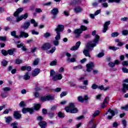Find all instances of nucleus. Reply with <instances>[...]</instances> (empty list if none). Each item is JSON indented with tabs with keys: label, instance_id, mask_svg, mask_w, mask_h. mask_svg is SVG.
<instances>
[{
	"label": "nucleus",
	"instance_id": "f257e3e1",
	"mask_svg": "<svg viewBox=\"0 0 128 128\" xmlns=\"http://www.w3.org/2000/svg\"><path fill=\"white\" fill-rule=\"evenodd\" d=\"M92 35L94 36L93 41L91 42L88 43L86 46V49H84L83 54L86 56H88L90 58V55L88 52L90 50H92L94 46H96V44H98V40H100V36L96 34V31L94 30L92 32Z\"/></svg>",
	"mask_w": 128,
	"mask_h": 128
},
{
	"label": "nucleus",
	"instance_id": "f03ea898",
	"mask_svg": "<svg viewBox=\"0 0 128 128\" xmlns=\"http://www.w3.org/2000/svg\"><path fill=\"white\" fill-rule=\"evenodd\" d=\"M22 10H24V8H18L14 13V16L16 20V22H20V20L28 18V13H26L24 14L18 16V14H20Z\"/></svg>",
	"mask_w": 128,
	"mask_h": 128
},
{
	"label": "nucleus",
	"instance_id": "7ed1b4c3",
	"mask_svg": "<svg viewBox=\"0 0 128 128\" xmlns=\"http://www.w3.org/2000/svg\"><path fill=\"white\" fill-rule=\"evenodd\" d=\"M65 110L66 112H70V114H76L78 112V108L74 106V103H70L68 106L65 108Z\"/></svg>",
	"mask_w": 128,
	"mask_h": 128
},
{
	"label": "nucleus",
	"instance_id": "20e7f679",
	"mask_svg": "<svg viewBox=\"0 0 128 128\" xmlns=\"http://www.w3.org/2000/svg\"><path fill=\"white\" fill-rule=\"evenodd\" d=\"M40 108V104H36L32 108H23L22 110V114H26V112H30V114H32L34 112V110H38Z\"/></svg>",
	"mask_w": 128,
	"mask_h": 128
},
{
	"label": "nucleus",
	"instance_id": "39448f33",
	"mask_svg": "<svg viewBox=\"0 0 128 128\" xmlns=\"http://www.w3.org/2000/svg\"><path fill=\"white\" fill-rule=\"evenodd\" d=\"M50 76L54 81L60 80L62 78V75L60 74L56 73L54 70H52L50 71Z\"/></svg>",
	"mask_w": 128,
	"mask_h": 128
},
{
	"label": "nucleus",
	"instance_id": "423d86ee",
	"mask_svg": "<svg viewBox=\"0 0 128 128\" xmlns=\"http://www.w3.org/2000/svg\"><path fill=\"white\" fill-rule=\"evenodd\" d=\"M64 26L60 24L58 25L57 28L55 29V32H56V36L55 37L56 40H60V32H64Z\"/></svg>",
	"mask_w": 128,
	"mask_h": 128
},
{
	"label": "nucleus",
	"instance_id": "0eeeda50",
	"mask_svg": "<svg viewBox=\"0 0 128 128\" xmlns=\"http://www.w3.org/2000/svg\"><path fill=\"white\" fill-rule=\"evenodd\" d=\"M38 120H40V122L38 123V126L41 128H46V126H48V124L46 121H42V120H44V118H42V116H39L37 118Z\"/></svg>",
	"mask_w": 128,
	"mask_h": 128
},
{
	"label": "nucleus",
	"instance_id": "6e6552de",
	"mask_svg": "<svg viewBox=\"0 0 128 128\" xmlns=\"http://www.w3.org/2000/svg\"><path fill=\"white\" fill-rule=\"evenodd\" d=\"M106 114H108L107 117L108 120H112L113 116H116V113H114V111L113 110L109 109L108 112L106 113Z\"/></svg>",
	"mask_w": 128,
	"mask_h": 128
},
{
	"label": "nucleus",
	"instance_id": "1a4fd4ad",
	"mask_svg": "<svg viewBox=\"0 0 128 128\" xmlns=\"http://www.w3.org/2000/svg\"><path fill=\"white\" fill-rule=\"evenodd\" d=\"M54 98L52 95H48L41 97L40 100L42 102H46V100H54Z\"/></svg>",
	"mask_w": 128,
	"mask_h": 128
},
{
	"label": "nucleus",
	"instance_id": "9d476101",
	"mask_svg": "<svg viewBox=\"0 0 128 128\" xmlns=\"http://www.w3.org/2000/svg\"><path fill=\"white\" fill-rule=\"evenodd\" d=\"M86 66L87 68V72H92V68H94V62H91L87 64L86 65Z\"/></svg>",
	"mask_w": 128,
	"mask_h": 128
},
{
	"label": "nucleus",
	"instance_id": "9b49d317",
	"mask_svg": "<svg viewBox=\"0 0 128 128\" xmlns=\"http://www.w3.org/2000/svg\"><path fill=\"white\" fill-rule=\"evenodd\" d=\"M52 48V45L49 43H46L42 46L41 48L42 50H50Z\"/></svg>",
	"mask_w": 128,
	"mask_h": 128
},
{
	"label": "nucleus",
	"instance_id": "f8f14e48",
	"mask_svg": "<svg viewBox=\"0 0 128 128\" xmlns=\"http://www.w3.org/2000/svg\"><path fill=\"white\" fill-rule=\"evenodd\" d=\"M108 102H110V98L106 97L104 98L102 104L101 106H102V108H106V106H108Z\"/></svg>",
	"mask_w": 128,
	"mask_h": 128
},
{
	"label": "nucleus",
	"instance_id": "ddd939ff",
	"mask_svg": "<svg viewBox=\"0 0 128 128\" xmlns=\"http://www.w3.org/2000/svg\"><path fill=\"white\" fill-rule=\"evenodd\" d=\"M82 29L79 28V29H76L74 31V34L76 36V38H78L80 36V34H82Z\"/></svg>",
	"mask_w": 128,
	"mask_h": 128
},
{
	"label": "nucleus",
	"instance_id": "4468645a",
	"mask_svg": "<svg viewBox=\"0 0 128 128\" xmlns=\"http://www.w3.org/2000/svg\"><path fill=\"white\" fill-rule=\"evenodd\" d=\"M80 42L78 41V42L75 46H73L70 48V50H78V48H80Z\"/></svg>",
	"mask_w": 128,
	"mask_h": 128
},
{
	"label": "nucleus",
	"instance_id": "2eb2a0df",
	"mask_svg": "<svg viewBox=\"0 0 128 128\" xmlns=\"http://www.w3.org/2000/svg\"><path fill=\"white\" fill-rule=\"evenodd\" d=\"M110 24V22L108 21L105 22L104 26L103 32H106V30H108V26Z\"/></svg>",
	"mask_w": 128,
	"mask_h": 128
},
{
	"label": "nucleus",
	"instance_id": "dca6fc26",
	"mask_svg": "<svg viewBox=\"0 0 128 128\" xmlns=\"http://www.w3.org/2000/svg\"><path fill=\"white\" fill-rule=\"evenodd\" d=\"M52 14H53L54 16L52 18H56V16L58 14V8H54L53 10H52L51 12Z\"/></svg>",
	"mask_w": 128,
	"mask_h": 128
},
{
	"label": "nucleus",
	"instance_id": "f3484780",
	"mask_svg": "<svg viewBox=\"0 0 128 128\" xmlns=\"http://www.w3.org/2000/svg\"><path fill=\"white\" fill-rule=\"evenodd\" d=\"M30 26V22L28 21H26L22 26V28H24V30H28Z\"/></svg>",
	"mask_w": 128,
	"mask_h": 128
},
{
	"label": "nucleus",
	"instance_id": "a211bd4d",
	"mask_svg": "<svg viewBox=\"0 0 128 128\" xmlns=\"http://www.w3.org/2000/svg\"><path fill=\"white\" fill-rule=\"evenodd\" d=\"M19 38H28V34L25 32H24L21 31L20 32V35L19 36Z\"/></svg>",
	"mask_w": 128,
	"mask_h": 128
},
{
	"label": "nucleus",
	"instance_id": "6ab92c4d",
	"mask_svg": "<svg viewBox=\"0 0 128 128\" xmlns=\"http://www.w3.org/2000/svg\"><path fill=\"white\" fill-rule=\"evenodd\" d=\"M40 70L38 68H35L32 72V76H36L40 74Z\"/></svg>",
	"mask_w": 128,
	"mask_h": 128
},
{
	"label": "nucleus",
	"instance_id": "aec40b11",
	"mask_svg": "<svg viewBox=\"0 0 128 128\" xmlns=\"http://www.w3.org/2000/svg\"><path fill=\"white\" fill-rule=\"evenodd\" d=\"M14 118H16V120H18V118H22V115L20 114V112H14Z\"/></svg>",
	"mask_w": 128,
	"mask_h": 128
},
{
	"label": "nucleus",
	"instance_id": "412c9836",
	"mask_svg": "<svg viewBox=\"0 0 128 128\" xmlns=\"http://www.w3.org/2000/svg\"><path fill=\"white\" fill-rule=\"evenodd\" d=\"M122 90L123 92H126V90H128V84H124Z\"/></svg>",
	"mask_w": 128,
	"mask_h": 128
},
{
	"label": "nucleus",
	"instance_id": "4be33fe9",
	"mask_svg": "<svg viewBox=\"0 0 128 128\" xmlns=\"http://www.w3.org/2000/svg\"><path fill=\"white\" fill-rule=\"evenodd\" d=\"M4 119L6 120V124H10L12 120V116H6L4 117Z\"/></svg>",
	"mask_w": 128,
	"mask_h": 128
},
{
	"label": "nucleus",
	"instance_id": "5701e85b",
	"mask_svg": "<svg viewBox=\"0 0 128 128\" xmlns=\"http://www.w3.org/2000/svg\"><path fill=\"white\" fill-rule=\"evenodd\" d=\"M12 36H14L15 38H20V37L16 35V31L14 30L11 32Z\"/></svg>",
	"mask_w": 128,
	"mask_h": 128
},
{
	"label": "nucleus",
	"instance_id": "b1692460",
	"mask_svg": "<svg viewBox=\"0 0 128 128\" xmlns=\"http://www.w3.org/2000/svg\"><path fill=\"white\" fill-rule=\"evenodd\" d=\"M98 88L99 90H110V86L104 88V86H98Z\"/></svg>",
	"mask_w": 128,
	"mask_h": 128
},
{
	"label": "nucleus",
	"instance_id": "393cba45",
	"mask_svg": "<svg viewBox=\"0 0 128 128\" xmlns=\"http://www.w3.org/2000/svg\"><path fill=\"white\" fill-rule=\"evenodd\" d=\"M40 90V88H34V90L36 92H34V96L35 98H38V91Z\"/></svg>",
	"mask_w": 128,
	"mask_h": 128
},
{
	"label": "nucleus",
	"instance_id": "a878e982",
	"mask_svg": "<svg viewBox=\"0 0 128 128\" xmlns=\"http://www.w3.org/2000/svg\"><path fill=\"white\" fill-rule=\"evenodd\" d=\"M24 80H30V74L28 72H26L23 77Z\"/></svg>",
	"mask_w": 128,
	"mask_h": 128
},
{
	"label": "nucleus",
	"instance_id": "bb28decb",
	"mask_svg": "<svg viewBox=\"0 0 128 128\" xmlns=\"http://www.w3.org/2000/svg\"><path fill=\"white\" fill-rule=\"evenodd\" d=\"M22 50H24V52H26V46H24V43H21L20 44L17 45V47L18 48H22Z\"/></svg>",
	"mask_w": 128,
	"mask_h": 128
},
{
	"label": "nucleus",
	"instance_id": "cd10ccee",
	"mask_svg": "<svg viewBox=\"0 0 128 128\" xmlns=\"http://www.w3.org/2000/svg\"><path fill=\"white\" fill-rule=\"evenodd\" d=\"M74 10L76 14H78L82 12V9L80 8H74Z\"/></svg>",
	"mask_w": 128,
	"mask_h": 128
},
{
	"label": "nucleus",
	"instance_id": "c85d7f7f",
	"mask_svg": "<svg viewBox=\"0 0 128 128\" xmlns=\"http://www.w3.org/2000/svg\"><path fill=\"white\" fill-rule=\"evenodd\" d=\"M8 94V92H2L1 93V96L3 98H7Z\"/></svg>",
	"mask_w": 128,
	"mask_h": 128
},
{
	"label": "nucleus",
	"instance_id": "c756f323",
	"mask_svg": "<svg viewBox=\"0 0 128 128\" xmlns=\"http://www.w3.org/2000/svg\"><path fill=\"white\" fill-rule=\"evenodd\" d=\"M38 62H40V60L38 58L35 59L33 62V66H38Z\"/></svg>",
	"mask_w": 128,
	"mask_h": 128
},
{
	"label": "nucleus",
	"instance_id": "7c9ffc66",
	"mask_svg": "<svg viewBox=\"0 0 128 128\" xmlns=\"http://www.w3.org/2000/svg\"><path fill=\"white\" fill-rule=\"evenodd\" d=\"M2 90L4 92H10V87H5L2 88Z\"/></svg>",
	"mask_w": 128,
	"mask_h": 128
},
{
	"label": "nucleus",
	"instance_id": "2f4dec72",
	"mask_svg": "<svg viewBox=\"0 0 128 128\" xmlns=\"http://www.w3.org/2000/svg\"><path fill=\"white\" fill-rule=\"evenodd\" d=\"M16 50V49L13 48L12 50H8V54L10 56H12L14 54V52Z\"/></svg>",
	"mask_w": 128,
	"mask_h": 128
},
{
	"label": "nucleus",
	"instance_id": "473e14b6",
	"mask_svg": "<svg viewBox=\"0 0 128 128\" xmlns=\"http://www.w3.org/2000/svg\"><path fill=\"white\" fill-rule=\"evenodd\" d=\"M30 22H31V24H34V28L38 26V23L36 22L34 20V19L31 20Z\"/></svg>",
	"mask_w": 128,
	"mask_h": 128
},
{
	"label": "nucleus",
	"instance_id": "72a5a7b5",
	"mask_svg": "<svg viewBox=\"0 0 128 128\" xmlns=\"http://www.w3.org/2000/svg\"><path fill=\"white\" fill-rule=\"evenodd\" d=\"M78 102H84V98L82 96H79L78 98Z\"/></svg>",
	"mask_w": 128,
	"mask_h": 128
},
{
	"label": "nucleus",
	"instance_id": "f704fd0d",
	"mask_svg": "<svg viewBox=\"0 0 128 128\" xmlns=\"http://www.w3.org/2000/svg\"><path fill=\"white\" fill-rule=\"evenodd\" d=\"M76 62V58H71V59H70V58H68L67 59V62Z\"/></svg>",
	"mask_w": 128,
	"mask_h": 128
},
{
	"label": "nucleus",
	"instance_id": "c9c22d12",
	"mask_svg": "<svg viewBox=\"0 0 128 128\" xmlns=\"http://www.w3.org/2000/svg\"><path fill=\"white\" fill-rule=\"evenodd\" d=\"M12 108L6 109L4 111L3 114H8L10 112H12Z\"/></svg>",
	"mask_w": 128,
	"mask_h": 128
},
{
	"label": "nucleus",
	"instance_id": "e433bc0d",
	"mask_svg": "<svg viewBox=\"0 0 128 128\" xmlns=\"http://www.w3.org/2000/svg\"><path fill=\"white\" fill-rule=\"evenodd\" d=\"M18 124L17 122H14V123L11 124V126H13L12 128H18Z\"/></svg>",
	"mask_w": 128,
	"mask_h": 128
},
{
	"label": "nucleus",
	"instance_id": "4c0bfd02",
	"mask_svg": "<svg viewBox=\"0 0 128 128\" xmlns=\"http://www.w3.org/2000/svg\"><path fill=\"white\" fill-rule=\"evenodd\" d=\"M98 114H100V111L96 110L93 114L92 118H96V116H98Z\"/></svg>",
	"mask_w": 128,
	"mask_h": 128
},
{
	"label": "nucleus",
	"instance_id": "58836bf2",
	"mask_svg": "<svg viewBox=\"0 0 128 128\" xmlns=\"http://www.w3.org/2000/svg\"><path fill=\"white\" fill-rule=\"evenodd\" d=\"M120 34L118 32H113L111 34L112 36V38H116Z\"/></svg>",
	"mask_w": 128,
	"mask_h": 128
},
{
	"label": "nucleus",
	"instance_id": "ea45409f",
	"mask_svg": "<svg viewBox=\"0 0 128 128\" xmlns=\"http://www.w3.org/2000/svg\"><path fill=\"white\" fill-rule=\"evenodd\" d=\"M21 108H24V106H26V102H24V101H22L20 104H19Z\"/></svg>",
	"mask_w": 128,
	"mask_h": 128
},
{
	"label": "nucleus",
	"instance_id": "a19ab883",
	"mask_svg": "<svg viewBox=\"0 0 128 128\" xmlns=\"http://www.w3.org/2000/svg\"><path fill=\"white\" fill-rule=\"evenodd\" d=\"M80 30H82V32L86 30H88V28L84 25L80 26Z\"/></svg>",
	"mask_w": 128,
	"mask_h": 128
},
{
	"label": "nucleus",
	"instance_id": "79ce46f5",
	"mask_svg": "<svg viewBox=\"0 0 128 128\" xmlns=\"http://www.w3.org/2000/svg\"><path fill=\"white\" fill-rule=\"evenodd\" d=\"M58 116L59 118H64V114L60 112L58 113Z\"/></svg>",
	"mask_w": 128,
	"mask_h": 128
},
{
	"label": "nucleus",
	"instance_id": "37998d69",
	"mask_svg": "<svg viewBox=\"0 0 128 128\" xmlns=\"http://www.w3.org/2000/svg\"><path fill=\"white\" fill-rule=\"evenodd\" d=\"M81 68H82V66L80 65H79L78 66H74L73 68V70H81Z\"/></svg>",
	"mask_w": 128,
	"mask_h": 128
},
{
	"label": "nucleus",
	"instance_id": "c03bdc74",
	"mask_svg": "<svg viewBox=\"0 0 128 128\" xmlns=\"http://www.w3.org/2000/svg\"><path fill=\"white\" fill-rule=\"evenodd\" d=\"M92 90H96V88H98V86L96 84H93L92 86Z\"/></svg>",
	"mask_w": 128,
	"mask_h": 128
},
{
	"label": "nucleus",
	"instance_id": "a18cd8bd",
	"mask_svg": "<svg viewBox=\"0 0 128 128\" xmlns=\"http://www.w3.org/2000/svg\"><path fill=\"white\" fill-rule=\"evenodd\" d=\"M68 94V92H63L60 94V98H64V96H66Z\"/></svg>",
	"mask_w": 128,
	"mask_h": 128
},
{
	"label": "nucleus",
	"instance_id": "49530a36",
	"mask_svg": "<svg viewBox=\"0 0 128 128\" xmlns=\"http://www.w3.org/2000/svg\"><path fill=\"white\" fill-rule=\"evenodd\" d=\"M50 36H51L50 33L47 32L44 34V38H50Z\"/></svg>",
	"mask_w": 128,
	"mask_h": 128
},
{
	"label": "nucleus",
	"instance_id": "de8ad7c7",
	"mask_svg": "<svg viewBox=\"0 0 128 128\" xmlns=\"http://www.w3.org/2000/svg\"><path fill=\"white\" fill-rule=\"evenodd\" d=\"M109 50H118V48L114 46H110Z\"/></svg>",
	"mask_w": 128,
	"mask_h": 128
},
{
	"label": "nucleus",
	"instance_id": "09e8293b",
	"mask_svg": "<svg viewBox=\"0 0 128 128\" xmlns=\"http://www.w3.org/2000/svg\"><path fill=\"white\" fill-rule=\"evenodd\" d=\"M104 56V53L103 52L99 53L97 56V58H102V56Z\"/></svg>",
	"mask_w": 128,
	"mask_h": 128
},
{
	"label": "nucleus",
	"instance_id": "8fccbe9b",
	"mask_svg": "<svg viewBox=\"0 0 128 128\" xmlns=\"http://www.w3.org/2000/svg\"><path fill=\"white\" fill-rule=\"evenodd\" d=\"M122 34L123 36H126L128 34V30H123L122 31Z\"/></svg>",
	"mask_w": 128,
	"mask_h": 128
},
{
	"label": "nucleus",
	"instance_id": "3c124183",
	"mask_svg": "<svg viewBox=\"0 0 128 128\" xmlns=\"http://www.w3.org/2000/svg\"><path fill=\"white\" fill-rule=\"evenodd\" d=\"M22 60L20 59H16V64H22Z\"/></svg>",
	"mask_w": 128,
	"mask_h": 128
},
{
	"label": "nucleus",
	"instance_id": "603ef678",
	"mask_svg": "<svg viewBox=\"0 0 128 128\" xmlns=\"http://www.w3.org/2000/svg\"><path fill=\"white\" fill-rule=\"evenodd\" d=\"M2 54L4 56H8V52L6 50H2Z\"/></svg>",
	"mask_w": 128,
	"mask_h": 128
},
{
	"label": "nucleus",
	"instance_id": "864d4df0",
	"mask_svg": "<svg viewBox=\"0 0 128 128\" xmlns=\"http://www.w3.org/2000/svg\"><path fill=\"white\" fill-rule=\"evenodd\" d=\"M0 40L5 42V40H6V36H0Z\"/></svg>",
	"mask_w": 128,
	"mask_h": 128
},
{
	"label": "nucleus",
	"instance_id": "5fc2aeb1",
	"mask_svg": "<svg viewBox=\"0 0 128 128\" xmlns=\"http://www.w3.org/2000/svg\"><path fill=\"white\" fill-rule=\"evenodd\" d=\"M2 66H6V64H8V62L6 60H4L2 62Z\"/></svg>",
	"mask_w": 128,
	"mask_h": 128
},
{
	"label": "nucleus",
	"instance_id": "6e6d98bb",
	"mask_svg": "<svg viewBox=\"0 0 128 128\" xmlns=\"http://www.w3.org/2000/svg\"><path fill=\"white\" fill-rule=\"evenodd\" d=\"M122 70L123 72H124V74H128V69L126 68H122Z\"/></svg>",
	"mask_w": 128,
	"mask_h": 128
},
{
	"label": "nucleus",
	"instance_id": "4d7b16f0",
	"mask_svg": "<svg viewBox=\"0 0 128 128\" xmlns=\"http://www.w3.org/2000/svg\"><path fill=\"white\" fill-rule=\"evenodd\" d=\"M122 110H128V104H127L125 106L121 107Z\"/></svg>",
	"mask_w": 128,
	"mask_h": 128
},
{
	"label": "nucleus",
	"instance_id": "13d9d810",
	"mask_svg": "<svg viewBox=\"0 0 128 128\" xmlns=\"http://www.w3.org/2000/svg\"><path fill=\"white\" fill-rule=\"evenodd\" d=\"M120 0H108V2H120Z\"/></svg>",
	"mask_w": 128,
	"mask_h": 128
},
{
	"label": "nucleus",
	"instance_id": "bf43d9fd",
	"mask_svg": "<svg viewBox=\"0 0 128 128\" xmlns=\"http://www.w3.org/2000/svg\"><path fill=\"white\" fill-rule=\"evenodd\" d=\"M56 60L52 61V62L50 63V66H56Z\"/></svg>",
	"mask_w": 128,
	"mask_h": 128
},
{
	"label": "nucleus",
	"instance_id": "052dcab7",
	"mask_svg": "<svg viewBox=\"0 0 128 128\" xmlns=\"http://www.w3.org/2000/svg\"><path fill=\"white\" fill-rule=\"evenodd\" d=\"M128 18L126 17L122 18H120L122 22H128Z\"/></svg>",
	"mask_w": 128,
	"mask_h": 128
},
{
	"label": "nucleus",
	"instance_id": "680f3d73",
	"mask_svg": "<svg viewBox=\"0 0 128 128\" xmlns=\"http://www.w3.org/2000/svg\"><path fill=\"white\" fill-rule=\"evenodd\" d=\"M108 66H110L111 68H114V66H116L115 64H114V62H110L109 64H108Z\"/></svg>",
	"mask_w": 128,
	"mask_h": 128
},
{
	"label": "nucleus",
	"instance_id": "e2e57ef3",
	"mask_svg": "<svg viewBox=\"0 0 128 128\" xmlns=\"http://www.w3.org/2000/svg\"><path fill=\"white\" fill-rule=\"evenodd\" d=\"M122 65L124 66H128V61H124L122 62Z\"/></svg>",
	"mask_w": 128,
	"mask_h": 128
},
{
	"label": "nucleus",
	"instance_id": "0e129e2a",
	"mask_svg": "<svg viewBox=\"0 0 128 128\" xmlns=\"http://www.w3.org/2000/svg\"><path fill=\"white\" fill-rule=\"evenodd\" d=\"M100 10H97L95 12H94V16H98V14H100V13L101 12Z\"/></svg>",
	"mask_w": 128,
	"mask_h": 128
},
{
	"label": "nucleus",
	"instance_id": "69168bd1",
	"mask_svg": "<svg viewBox=\"0 0 128 128\" xmlns=\"http://www.w3.org/2000/svg\"><path fill=\"white\" fill-rule=\"evenodd\" d=\"M53 43L54 46H58V44H60L58 40H54Z\"/></svg>",
	"mask_w": 128,
	"mask_h": 128
},
{
	"label": "nucleus",
	"instance_id": "338daca9",
	"mask_svg": "<svg viewBox=\"0 0 128 128\" xmlns=\"http://www.w3.org/2000/svg\"><path fill=\"white\" fill-rule=\"evenodd\" d=\"M35 12H42V10L40 8H37L36 9Z\"/></svg>",
	"mask_w": 128,
	"mask_h": 128
},
{
	"label": "nucleus",
	"instance_id": "774afa93",
	"mask_svg": "<svg viewBox=\"0 0 128 128\" xmlns=\"http://www.w3.org/2000/svg\"><path fill=\"white\" fill-rule=\"evenodd\" d=\"M32 34H36V35H38V32L34 30H32Z\"/></svg>",
	"mask_w": 128,
	"mask_h": 128
}]
</instances>
